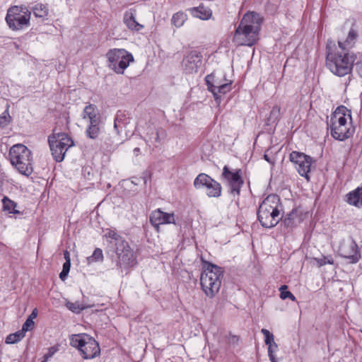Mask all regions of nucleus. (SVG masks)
<instances>
[{
  "instance_id": "1",
  "label": "nucleus",
  "mask_w": 362,
  "mask_h": 362,
  "mask_svg": "<svg viewBox=\"0 0 362 362\" xmlns=\"http://www.w3.org/2000/svg\"><path fill=\"white\" fill-rule=\"evenodd\" d=\"M326 66L334 75L341 77L351 73L357 55L353 52H343L327 47Z\"/></svg>"
},
{
  "instance_id": "2",
  "label": "nucleus",
  "mask_w": 362,
  "mask_h": 362,
  "mask_svg": "<svg viewBox=\"0 0 362 362\" xmlns=\"http://www.w3.org/2000/svg\"><path fill=\"white\" fill-rule=\"evenodd\" d=\"M110 246L113 248L117 255V266L128 269L136 264V258L129 243L117 231L107 229L105 234Z\"/></svg>"
},
{
  "instance_id": "3",
  "label": "nucleus",
  "mask_w": 362,
  "mask_h": 362,
  "mask_svg": "<svg viewBox=\"0 0 362 362\" xmlns=\"http://www.w3.org/2000/svg\"><path fill=\"white\" fill-rule=\"evenodd\" d=\"M328 128L331 136L337 140L344 141L350 138L354 132L350 110L344 106L338 107L331 115Z\"/></svg>"
},
{
  "instance_id": "4",
  "label": "nucleus",
  "mask_w": 362,
  "mask_h": 362,
  "mask_svg": "<svg viewBox=\"0 0 362 362\" xmlns=\"http://www.w3.org/2000/svg\"><path fill=\"white\" fill-rule=\"evenodd\" d=\"M282 205L276 194L268 195L259 205L257 218L262 227L272 228L276 226L282 217H280Z\"/></svg>"
},
{
  "instance_id": "5",
  "label": "nucleus",
  "mask_w": 362,
  "mask_h": 362,
  "mask_svg": "<svg viewBox=\"0 0 362 362\" xmlns=\"http://www.w3.org/2000/svg\"><path fill=\"white\" fill-rule=\"evenodd\" d=\"M8 157L11 164L20 174L29 177L33 173V153L26 146L13 145L9 150Z\"/></svg>"
},
{
  "instance_id": "6",
  "label": "nucleus",
  "mask_w": 362,
  "mask_h": 362,
  "mask_svg": "<svg viewBox=\"0 0 362 362\" xmlns=\"http://www.w3.org/2000/svg\"><path fill=\"white\" fill-rule=\"evenodd\" d=\"M223 272L220 267L209 262L205 264L204 269L201 274L200 284L202 289L208 297L213 298L218 292Z\"/></svg>"
},
{
  "instance_id": "7",
  "label": "nucleus",
  "mask_w": 362,
  "mask_h": 362,
  "mask_svg": "<svg viewBox=\"0 0 362 362\" xmlns=\"http://www.w3.org/2000/svg\"><path fill=\"white\" fill-rule=\"evenodd\" d=\"M71 346L78 349L84 359H92L100 354L98 343L86 334H73L70 338Z\"/></svg>"
},
{
  "instance_id": "8",
  "label": "nucleus",
  "mask_w": 362,
  "mask_h": 362,
  "mask_svg": "<svg viewBox=\"0 0 362 362\" xmlns=\"http://www.w3.org/2000/svg\"><path fill=\"white\" fill-rule=\"evenodd\" d=\"M31 12L24 6L10 7L6 16V22L12 30H21L28 28L30 23Z\"/></svg>"
},
{
  "instance_id": "9",
  "label": "nucleus",
  "mask_w": 362,
  "mask_h": 362,
  "mask_svg": "<svg viewBox=\"0 0 362 362\" xmlns=\"http://www.w3.org/2000/svg\"><path fill=\"white\" fill-rule=\"evenodd\" d=\"M106 57L110 69L119 74H123L129 63L134 61L132 54L124 49H111L107 52Z\"/></svg>"
},
{
  "instance_id": "10",
  "label": "nucleus",
  "mask_w": 362,
  "mask_h": 362,
  "mask_svg": "<svg viewBox=\"0 0 362 362\" xmlns=\"http://www.w3.org/2000/svg\"><path fill=\"white\" fill-rule=\"evenodd\" d=\"M52 155L57 162H61L69 148L74 146L73 140L65 133H55L48 139Z\"/></svg>"
},
{
  "instance_id": "11",
  "label": "nucleus",
  "mask_w": 362,
  "mask_h": 362,
  "mask_svg": "<svg viewBox=\"0 0 362 362\" xmlns=\"http://www.w3.org/2000/svg\"><path fill=\"white\" fill-rule=\"evenodd\" d=\"M194 187L199 189L206 187V195L209 197H219L221 195L222 187L219 182L205 173L199 174L194 180Z\"/></svg>"
},
{
  "instance_id": "12",
  "label": "nucleus",
  "mask_w": 362,
  "mask_h": 362,
  "mask_svg": "<svg viewBox=\"0 0 362 362\" xmlns=\"http://www.w3.org/2000/svg\"><path fill=\"white\" fill-rule=\"evenodd\" d=\"M259 33L239 24L234 33L233 42L238 45L251 47L258 40Z\"/></svg>"
},
{
  "instance_id": "13",
  "label": "nucleus",
  "mask_w": 362,
  "mask_h": 362,
  "mask_svg": "<svg viewBox=\"0 0 362 362\" xmlns=\"http://www.w3.org/2000/svg\"><path fill=\"white\" fill-rule=\"evenodd\" d=\"M340 255L346 259L349 263L355 264L361 258V253L358 250L356 243L349 238L347 240H343L339 247Z\"/></svg>"
},
{
  "instance_id": "14",
  "label": "nucleus",
  "mask_w": 362,
  "mask_h": 362,
  "mask_svg": "<svg viewBox=\"0 0 362 362\" xmlns=\"http://www.w3.org/2000/svg\"><path fill=\"white\" fill-rule=\"evenodd\" d=\"M289 159L292 162L298 173L308 180V173L310 170L312 158L303 153L292 151Z\"/></svg>"
},
{
  "instance_id": "15",
  "label": "nucleus",
  "mask_w": 362,
  "mask_h": 362,
  "mask_svg": "<svg viewBox=\"0 0 362 362\" xmlns=\"http://www.w3.org/2000/svg\"><path fill=\"white\" fill-rule=\"evenodd\" d=\"M222 176L230 186V192L239 195L240 188L243 185L241 170L231 171L227 165H225L223 168Z\"/></svg>"
},
{
  "instance_id": "16",
  "label": "nucleus",
  "mask_w": 362,
  "mask_h": 362,
  "mask_svg": "<svg viewBox=\"0 0 362 362\" xmlns=\"http://www.w3.org/2000/svg\"><path fill=\"white\" fill-rule=\"evenodd\" d=\"M149 221L157 232L160 231V225L175 223L173 213H165L160 209L153 211L149 216Z\"/></svg>"
},
{
  "instance_id": "17",
  "label": "nucleus",
  "mask_w": 362,
  "mask_h": 362,
  "mask_svg": "<svg viewBox=\"0 0 362 362\" xmlns=\"http://www.w3.org/2000/svg\"><path fill=\"white\" fill-rule=\"evenodd\" d=\"M202 54L197 51L190 52L182 60V67L187 74H193L198 71L202 65Z\"/></svg>"
},
{
  "instance_id": "18",
  "label": "nucleus",
  "mask_w": 362,
  "mask_h": 362,
  "mask_svg": "<svg viewBox=\"0 0 362 362\" xmlns=\"http://www.w3.org/2000/svg\"><path fill=\"white\" fill-rule=\"evenodd\" d=\"M262 22V19L258 13L252 11L246 13L243 16L239 24L247 27L252 30H253L259 33Z\"/></svg>"
},
{
  "instance_id": "19",
  "label": "nucleus",
  "mask_w": 362,
  "mask_h": 362,
  "mask_svg": "<svg viewBox=\"0 0 362 362\" xmlns=\"http://www.w3.org/2000/svg\"><path fill=\"white\" fill-rule=\"evenodd\" d=\"M81 117L87 124L101 123V116L99 110L93 104H89L84 107Z\"/></svg>"
},
{
  "instance_id": "20",
  "label": "nucleus",
  "mask_w": 362,
  "mask_h": 362,
  "mask_svg": "<svg viewBox=\"0 0 362 362\" xmlns=\"http://www.w3.org/2000/svg\"><path fill=\"white\" fill-rule=\"evenodd\" d=\"M283 224L286 228H293L297 226L302 221L299 211L295 209L286 215H280Z\"/></svg>"
},
{
  "instance_id": "21",
  "label": "nucleus",
  "mask_w": 362,
  "mask_h": 362,
  "mask_svg": "<svg viewBox=\"0 0 362 362\" xmlns=\"http://www.w3.org/2000/svg\"><path fill=\"white\" fill-rule=\"evenodd\" d=\"M357 37V31L353 28L350 29L346 39L344 41H338L339 47L337 49L343 52H351L350 49L354 46Z\"/></svg>"
},
{
  "instance_id": "22",
  "label": "nucleus",
  "mask_w": 362,
  "mask_h": 362,
  "mask_svg": "<svg viewBox=\"0 0 362 362\" xmlns=\"http://www.w3.org/2000/svg\"><path fill=\"white\" fill-rule=\"evenodd\" d=\"M124 23L132 30L139 31L144 27L136 21V11L133 9L127 11L124 13Z\"/></svg>"
},
{
  "instance_id": "23",
  "label": "nucleus",
  "mask_w": 362,
  "mask_h": 362,
  "mask_svg": "<svg viewBox=\"0 0 362 362\" xmlns=\"http://www.w3.org/2000/svg\"><path fill=\"white\" fill-rule=\"evenodd\" d=\"M346 197L349 204L358 208L362 207V185L349 192Z\"/></svg>"
},
{
  "instance_id": "24",
  "label": "nucleus",
  "mask_w": 362,
  "mask_h": 362,
  "mask_svg": "<svg viewBox=\"0 0 362 362\" xmlns=\"http://www.w3.org/2000/svg\"><path fill=\"white\" fill-rule=\"evenodd\" d=\"M189 11L192 16L202 20H208L212 16L211 11L204 6L191 8L189 9Z\"/></svg>"
},
{
  "instance_id": "25",
  "label": "nucleus",
  "mask_w": 362,
  "mask_h": 362,
  "mask_svg": "<svg viewBox=\"0 0 362 362\" xmlns=\"http://www.w3.org/2000/svg\"><path fill=\"white\" fill-rule=\"evenodd\" d=\"M225 83L222 85L216 86L215 88H214V97L216 101L220 100L221 95H224L231 90L232 81L227 80L225 78Z\"/></svg>"
},
{
  "instance_id": "26",
  "label": "nucleus",
  "mask_w": 362,
  "mask_h": 362,
  "mask_svg": "<svg viewBox=\"0 0 362 362\" xmlns=\"http://www.w3.org/2000/svg\"><path fill=\"white\" fill-rule=\"evenodd\" d=\"M31 10L36 18H40L42 21H44L47 18L49 9L47 5L42 4L41 3H37L34 5Z\"/></svg>"
},
{
  "instance_id": "27",
  "label": "nucleus",
  "mask_w": 362,
  "mask_h": 362,
  "mask_svg": "<svg viewBox=\"0 0 362 362\" xmlns=\"http://www.w3.org/2000/svg\"><path fill=\"white\" fill-rule=\"evenodd\" d=\"M3 204V211L7 212L8 214H21V212L16 209L17 203L14 201L10 199L7 197H4L1 200Z\"/></svg>"
},
{
  "instance_id": "28",
  "label": "nucleus",
  "mask_w": 362,
  "mask_h": 362,
  "mask_svg": "<svg viewBox=\"0 0 362 362\" xmlns=\"http://www.w3.org/2000/svg\"><path fill=\"white\" fill-rule=\"evenodd\" d=\"M129 123V118L121 111H118L114 120V128L117 134L122 130V127Z\"/></svg>"
},
{
  "instance_id": "29",
  "label": "nucleus",
  "mask_w": 362,
  "mask_h": 362,
  "mask_svg": "<svg viewBox=\"0 0 362 362\" xmlns=\"http://www.w3.org/2000/svg\"><path fill=\"white\" fill-rule=\"evenodd\" d=\"M100 124L93 123L87 124L86 135L91 139H98L100 134Z\"/></svg>"
},
{
  "instance_id": "30",
  "label": "nucleus",
  "mask_w": 362,
  "mask_h": 362,
  "mask_svg": "<svg viewBox=\"0 0 362 362\" xmlns=\"http://www.w3.org/2000/svg\"><path fill=\"white\" fill-rule=\"evenodd\" d=\"M187 19V15L183 12L179 11L173 14L171 19V23L176 28H180L184 25Z\"/></svg>"
},
{
  "instance_id": "31",
  "label": "nucleus",
  "mask_w": 362,
  "mask_h": 362,
  "mask_svg": "<svg viewBox=\"0 0 362 362\" xmlns=\"http://www.w3.org/2000/svg\"><path fill=\"white\" fill-rule=\"evenodd\" d=\"M280 112L281 108L279 105L274 106L272 110L270 111L269 116L267 119V124L271 125L279 121L281 114Z\"/></svg>"
},
{
  "instance_id": "32",
  "label": "nucleus",
  "mask_w": 362,
  "mask_h": 362,
  "mask_svg": "<svg viewBox=\"0 0 362 362\" xmlns=\"http://www.w3.org/2000/svg\"><path fill=\"white\" fill-rule=\"evenodd\" d=\"M205 81L208 88V90L214 93V88H216V86L218 85H222L223 83L219 81L218 78H215V75L214 74H211L207 75L205 77Z\"/></svg>"
},
{
  "instance_id": "33",
  "label": "nucleus",
  "mask_w": 362,
  "mask_h": 362,
  "mask_svg": "<svg viewBox=\"0 0 362 362\" xmlns=\"http://www.w3.org/2000/svg\"><path fill=\"white\" fill-rule=\"evenodd\" d=\"M66 307L71 312L78 314L80 313L82 310L88 308H90L91 305H85L82 303H80L79 302L71 303L67 301L66 303Z\"/></svg>"
},
{
  "instance_id": "34",
  "label": "nucleus",
  "mask_w": 362,
  "mask_h": 362,
  "mask_svg": "<svg viewBox=\"0 0 362 362\" xmlns=\"http://www.w3.org/2000/svg\"><path fill=\"white\" fill-rule=\"evenodd\" d=\"M24 337L23 331L19 330L15 333L8 334L5 339V342L8 344H15L20 341Z\"/></svg>"
},
{
  "instance_id": "35",
  "label": "nucleus",
  "mask_w": 362,
  "mask_h": 362,
  "mask_svg": "<svg viewBox=\"0 0 362 362\" xmlns=\"http://www.w3.org/2000/svg\"><path fill=\"white\" fill-rule=\"evenodd\" d=\"M103 260V251L100 248H96L93 255L88 257H87V262L88 264H91L93 262H102Z\"/></svg>"
},
{
  "instance_id": "36",
  "label": "nucleus",
  "mask_w": 362,
  "mask_h": 362,
  "mask_svg": "<svg viewBox=\"0 0 362 362\" xmlns=\"http://www.w3.org/2000/svg\"><path fill=\"white\" fill-rule=\"evenodd\" d=\"M9 105H7L5 111L0 115V128L6 127L11 121V117L8 112Z\"/></svg>"
},
{
  "instance_id": "37",
  "label": "nucleus",
  "mask_w": 362,
  "mask_h": 362,
  "mask_svg": "<svg viewBox=\"0 0 362 362\" xmlns=\"http://www.w3.org/2000/svg\"><path fill=\"white\" fill-rule=\"evenodd\" d=\"M288 286L286 285H282L280 288V297L281 299L285 300L286 298L291 299L292 301H296V298L293 296V294L286 291Z\"/></svg>"
},
{
  "instance_id": "38",
  "label": "nucleus",
  "mask_w": 362,
  "mask_h": 362,
  "mask_svg": "<svg viewBox=\"0 0 362 362\" xmlns=\"http://www.w3.org/2000/svg\"><path fill=\"white\" fill-rule=\"evenodd\" d=\"M261 332L264 335V343L266 345L268 346L275 342L274 334L271 333L268 329L263 328L261 329Z\"/></svg>"
},
{
  "instance_id": "39",
  "label": "nucleus",
  "mask_w": 362,
  "mask_h": 362,
  "mask_svg": "<svg viewBox=\"0 0 362 362\" xmlns=\"http://www.w3.org/2000/svg\"><path fill=\"white\" fill-rule=\"evenodd\" d=\"M117 144H114L110 139H108V141H105L102 144L101 148L105 152H112L117 148Z\"/></svg>"
},
{
  "instance_id": "40",
  "label": "nucleus",
  "mask_w": 362,
  "mask_h": 362,
  "mask_svg": "<svg viewBox=\"0 0 362 362\" xmlns=\"http://www.w3.org/2000/svg\"><path fill=\"white\" fill-rule=\"evenodd\" d=\"M34 327V322L32 320V317H28L25 322L23 323L22 329L21 331H23V334L25 335V332Z\"/></svg>"
},
{
  "instance_id": "41",
  "label": "nucleus",
  "mask_w": 362,
  "mask_h": 362,
  "mask_svg": "<svg viewBox=\"0 0 362 362\" xmlns=\"http://www.w3.org/2000/svg\"><path fill=\"white\" fill-rule=\"evenodd\" d=\"M58 351V349L55 346L49 348L47 353H46L43 357V360L41 362H47L53 355Z\"/></svg>"
},
{
  "instance_id": "42",
  "label": "nucleus",
  "mask_w": 362,
  "mask_h": 362,
  "mask_svg": "<svg viewBox=\"0 0 362 362\" xmlns=\"http://www.w3.org/2000/svg\"><path fill=\"white\" fill-rule=\"evenodd\" d=\"M354 65H355L356 70L358 75L362 78V54H359L358 59L355 61Z\"/></svg>"
},
{
  "instance_id": "43",
  "label": "nucleus",
  "mask_w": 362,
  "mask_h": 362,
  "mask_svg": "<svg viewBox=\"0 0 362 362\" xmlns=\"http://www.w3.org/2000/svg\"><path fill=\"white\" fill-rule=\"evenodd\" d=\"M314 259L317 262V264L319 267H322L323 265H325L326 264H333V260L328 259L326 257H323L322 258H315Z\"/></svg>"
},
{
  "instance_id": "44",
  "label": "nucleus",
  "mask_w": 362,
  "mask_h": 362,
  "mask_svg": "<svg viewBox=\"0 0 362 362\" xmlns=\"http://www.w3.org/2000/svg\"><path fill=\"white\" fill-rule=\"evenodd\" d=\"M278 350V345L276 342L268 345V356L272 357L274 353Z\"/></svg>"
},
{
  "instance_id": "45",
  "label": "nucleus",
  "mask_w": 362,
  "mask_h": 362,
  "mask_svg": "<svg viewBox=\"0 0 362 362\" xmlns=\"http://www.w3.org/2000/svg\"><path fill=\"white\" fill-rule=\"evenodd\" d=\"M70 267H71V262H69L68 259H66V261H65V262L63 264L62 270L69 272Z\"/></svg>"
},
{
  "instance_id": "46",
  "label": "nucleus",
  "mask_w": 362,
  "mask_h": 362,
  "mask_svg": "<svg viewBox=\"0 0 362 362\" xmlns=\"http://www.w3.org/2000/svg\"><path fill=\"white\" fill-rule=\"evenodd\" d=\"M69 272H67V271H62L59 274V278L62 280V281H64L67 276H68V274H69Z\"/></svg>"
},
{
  "instance_id": "47",
  "label": "nucleus",
  "mask_w": 362,
  "mask_h": 362,
  "mask_svg": "<svg viewBox=\"0 0 362 362\" xmlns=\"http://www.w3.org/2000/svg\"><path fill=\"white\" fill-rule=\"evenodd\" d=\"M264 158L270 164H274V160L272 158L269 157L267 154H264Z\"/></svg>"
},
{
  "instance_id": "48",
  "label": "nucleus",
  "mask_w": 362,
  "mask_h": 362,
  "mask_svg": "<svg viewBox=\"0 0 362 362\" xmlns=\"http://www.w3.org/2000/svg\"><path fill=\"white\" fill-rule=\"evenodd\" d=\"M64 259L66 261V259H68L69 262H71L70 253L69 251H67V250L64 251Z\"/></svg>"
},
{
  "instance_id": "49",
  "label": "nucleus",
  "mask_w": 362,
  "mask_h": 362,
  "mask_svg": "<svg viewBox=\"0 0 362 362\" xmlns=\"http://www.w3.org/2000/svg\"><path fill=\"white\" fill-rule=\"evenodd\" d=\"M37 310L35 309L32 313L30 314V315L29 316V317H32V320H33L34 318H35L37 317Z\"/></svg>"
},
{
  "instance_id": "50",
  "label": "nucleus",
  "mask_w": 362,
  "mask_h": 362,
  "mask_svg": "<svg viewBox=\"0 0 362 362\" xmlns=\"http://www.w3.org/2000/svg\"><path fill=\"white\" fill-rule=\"evenodd\" d=\"M133 151L136 156H137L141 152L140 148L138 147L135 148Z\"/></svg>"
},
{
  "instance_id": "51",
  "label": "nucleus",
  "mask_w": 362,
  "mask_h": 362,
  "mask_svg": "<svg viewBox=\"0 0 362 362\" xmlns=\"http://www.w3.org/2000/svg\"><path fill=\"white\" fill-rule=\"evenodd\" d=\"M269 360L271 361V362H277L276 358H275V356L274 355H272V357L269 356Z\"/></svg>"
}]
</instances>
